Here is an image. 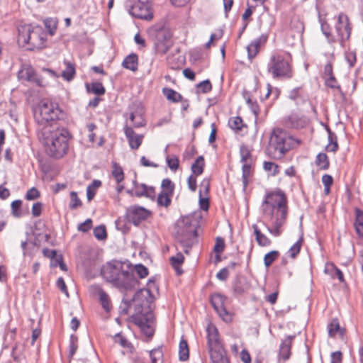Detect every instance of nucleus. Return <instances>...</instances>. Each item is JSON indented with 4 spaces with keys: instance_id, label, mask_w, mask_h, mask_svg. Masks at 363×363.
Instances as JSON below:
<instances>
[{
    "instance_id": "nucleus-1",
    "label": "nucleus",
    "mask_w": 363,
    "mask_h": 363,
    "mask_svg": "<svg viewBox=\"0 0 363 363\" xmlns=\"http://www.w3.org/2000/svg\"><path fill=\"white\" fill-rule=\"evenodd\" d=\"M64 113L59 105L44 99L33 109L36 131L45 146L46 153L55 159L63 157L69 150L72 135L62 123Z\"/></svg>"
},
{
    "instance_id": "nucleus-2",
    "label": "nucleus",
    "mask_w": 363,
    "mask_h": 363,
    "mask_svg": "<svg viewBox=\"0 0 363 363\" xmlns=\"http://www.w3.org/2000/svg\"><path fill=\"white\" fill-rule=\"evenodd\" d=\"M263 213L267 216L272 227L267 225V230L272 235L278 237L281 234V228L287 217V199L285 194L279 190L267 193L262 203Z\"/></svg>"
},
{
    "instance_id": "nucleus-3",
    "label": "nucleus",
    "mask_w": 363,
    "mask_h": 363,
    "mask_svg": "<svg viewBox=\"0 0 363 363\" xmlns=\"http://www.w3.org/2000/svg\"><path fill=\"white\" fill-rule=\"evenodd\" d=\"M101 275L122 293L133 291L139 284L133 272L124 269L123 264L117 260H112L103 265Z\"/></svg>"
},
{
    "instance_id": "nucleus-4",
    "label": "nucleus",
    "mask_w": 363,
    "mask_h": 363,
    "mask_svg": "<svg viewBox=\"0 0 363 363\" xmlns=\"http://www.w3.org/2000/svg\"><path fill=\"white\" fill-rule=\"evenodd\" d=\"M294 141V138L283 129L274 128L271 133L265 153L271 159H282L286 153L292 148ZM296 142L300 143L298 140H296Z\"/></svg>"
},
{
    "instance_id": "nucleus-5",
    "label": "nucleus",
    "mask_w": 363,
    "mask_h": 363,
    "mask_svg": "<svg viewBox=\"0 0 363 363\" xmlns=\"http://www.w3.org/2000/svg\"><path fill=\"white\" fill-rule=\"evenodd\" d=\"M175 238L181 244L186 254H189L197 238V230L189 216H182L174 225Z\"/></svg>"
},
{
    "instance_id": "nucleus-6",
    "label": "nucleus",
    "mask_w": 363,
    "mask_h": 363,
    "mask_svg": "<svg viewBox=\"0 0 363 363\" xmlns=\"http://www.w3.org/2000/svg\"><path fill=\"white\" fill-rule=\"evenodd\" d=\"M18 77L37 86L45 87L49 85L50 80H55L59 75L49 68H43L42 73H38L31 65H26L18 72Z\"/></svg>"
},
{
    "instance_id": "nucleus-7",
    "label": "nucleus",
    "mask_w": 363,
    "mask_h": 363,
    "mask_svg": "<svg viewBox=\"0 0 363 363\" xmlns=\"http://www.w3.org/2000/svg\"><path fill=\"white\" fill-rule=\"evenodd\" d=\"M206 332L207 345L212 363H230L226 351L220 342L217 328L208 325Z\"/></svg>"
},
{
    "instance_id": "nucleus-8",
    "label": "nucleus",
    "mask_w": 363,
    "mask_h": 363,
    "mask_svg": "<svg viewBox=\"0 0 363 363\" xmlns=\"http://www.w3.org/2000/svg\"><path fill=\"white\" fill-rule=\"evenodd\" d=\"M267 71L274 79H290L294 77L291 63L281 54L271 56L267 63Z\"/></svg>"
},
{
    "instance_id": "nucleus-9",
    "label": "nucleus",
    "mask_w": 363,
    "mask_h": 363,
    "mask_svg": "<svg viewBox=\"0 0 363 363\" xmlns=\"http://www.w3.org/2000/svg\"><path fill=\"white\" fill-rule=\"evenodd\" d=\"M152 0H126L125 7L136 18L150 21L153 18Z\"/></svg>"
},
{
    "instance_id": "nucleus-10",
    "label": "nucleus",
    "mask_w": 363,
    "mask_h": 363,
    "mask_svg": "<svg viewBox=\"0 0 363 363\" xmlns=\"http://www.w3.org/2000/svg\"><path fill=\"white\" fill-rule=\"evenodd\" d=\"M336 21L334 28L336 33V40L342 47H344L346 42L350 40L352 33V23L348 16L340 12L337 17H335Z\"/></svg>"
},
{
    "instance_id": "nucleus-11",
    "label": "nucleus",
    "mask_w": 363,
    "mask_h": 363,
    "mask_svg": "<svg viewBox=\"0 0 363 363\" xmlns=\"http://www.w3.org/2000/svg\"><path fill=\"white\" fill-rule=\"evenodd\" d=\"M155 296L150 292V289L138 290L133 298L130 300L134 303V314L152 313L151 304L153 303Z\"/></svg>"
},
{
    "instance_id": "nucleus-12",
    "label": "nucleus",
    "mask_w": 363,
    "mask_h": 363,
    "mask_svg": "<svg viewBox=\"0 0 363 363\" xmlns=\"http://www.w3.org/2000/svg\"><path fill=\"white\" fill-rule=\"evenodd\" d=\"M132 322L138 325L141 332L149 339H152L155 334V329L152 326L154 320L152 313L133 314Z\"/></svg>"
},
{
    "instance_id": "nucleus-13",
    "label": "nucleus",
    "mask_w": 363,
    "mask_h": 363,
    "mask_svg": "<svg viewBox=\"0 0 363 363\" xmlns=\"http://www.w3.org/2000/svg\"><path fill=\"white\" fill-rule=\"evenodd\" d=\"M172 45V33L169 30L160 29L156 31L154 41V49L156 54L165 55Z\"/></svg>"
},
{
    "instance_id": "nucleus-14",
    "label": "nucleus",
    "mask_w": 363,
    "mask_h": 363,
    "mask_svg": "<svg viewBox=\"0 0 363 363\" xmlns=\"http://www.w3.org/2000/svg\"><path fill=\"white\" fill-rule=\"evenodd\" d=\"M227 297L220 293H213L210 295L209 301L218 316L225 323L233 320L231 313L226 309L225 301Z\"/></svg>"
},
{
    "instance_id": "nucleus-15",
    "label": "nucleus",
    "mask_w": 363,
    "mask_h": 363,
    "mask_svg": "<svg viewBox=\"0 0 363 363\" xmlns=\"http://www.w3.org/2000/svg\"><path fill=\"white\" fill-rule=\"evenodd\" d=\"M150 214V211L147 209L136 205L127 208L125 211L128 220L135 226H138L143 221L146 220Z\"/></svg>"
},
{
    "instance_id": "nucleus-16",
    "label": "nucleus",
    "mask_w": 363,
    "mask_h": 363,
    "mask_svg": "<svg viewBox=\"0 0 363 363\" xmlns=\"http://www.w3.org/2000/svg\"><path fill=\"white\" fill-rule=\"evenodd\" d=\"M124 133L128 141L131 149L137 150L141 145L143 140V135L136 134L131 127L125 125Z\"/></svg>"
},
{
    "instance_id": "nucleus-17",
    "label": "nucleus",
    "mask_w": 363,
    "mask_h": 363,
    "mask_svg": "<svg viewBox=\"0 0 363 363\" xmlns=\"http://www.w3.org/2000/svg\"><path fill=\"white\" fill-rule=\"evenodd\" d=\"M38 37L36 32L30 28V26H23L18 30V41L23 44L35 45V39Z\"/></svg>"
},
{
    "instance_id": "nucleus-18",
    "label": "nucleus",
    "mask_w": 363,
    "mask_h": 363,
    "mask_svg": "<svg viewBox=\"0 0 363 363\" xmlns=\"http://www.w3.org/2000/svg\"><path fill=\"white\" fill-rule=\"evenodd\" d=\"M268 39V35L266 34L261 35L259 38H255L254 40H252L247 46V55L248 58L250 60L253 59L255 57L257 54L259 52V49L262 45H264L266 43Z\"/></svg>"
},
{
    "instance_id": "nucleus-19",
    "label": "nucleus",
    "mask_w": 363,
    "mask_h": 363,
    "mask_svg": "<svg viewBox=\"0 0 363 363\" xmlns=\"http://www.w3.org/2000/svg\"><path fill=\"white\" fill-rule=\"evenodd\" d=\"M295 335H288L284 340H282L279 347V359L283 361H286L290 358L291 354V346L293 340L295 338Z\"/></svg>"
},
{
    "instance_id": "nucleus-20",
    "label": "nucleus",
    "mask_w": 363,
    "mask_h": 363,
    "mask_svg": "<svg viewBox=\"0 0 363 363\" xmlns=\"http://www.w3.org/2000/svg\"><path fill=\"white\" fill-rule=\"evenodd\" d=\"M319 22L320 23V29L323 34L327 39V41L330 44H333L337 43V40H336V36L332 33V28L330 24L322 18L321 16H318Z\"/></svg>"
},
{
    "instance_id": "nucleus-21",
    "label": "nucleus",
    "mask_w": 363,
    "mask_h": 363,
    "mask_svg": "<svg viewBox=\"0 0 363 363\" xmlns=\"http://www.w3.org/2000/svg\"><path fill=\"white\" fill-rule=\"evenodd\" d=\"M328 335L330 337H335L338 334L341 337L345 335V330L340 325L339 320L337 318H334L328 323Z\"/></svg>"
},
{
    "instance_id": "nucleus-22",
    "label": "nucleus",
    "mask_w": 363,
    "mask_h": 363,
    "mask_svg": "<svg viewBox=\"0 0 363 363\" xmlns=\"http://www.w3.org/2000/svg\"><path fill=\"white\" fill-rule=\"evenodd\" d=\"M96 291L102 308L106 312H110L111 310V303L108 294L99 286L96 287Z\"/></svg>"
},
{
    "instance_id": "nucleus-23",
    "label": "nucleus",
    "mask_w": 363,
    "mask_h": 363,
    "mask_svg": "<svg viewBox=\"0 0 363 363\" xmlns=\"http://www.w3.org/2000/svg\"><path fill=\"white\" fill-rule=\"evenodd\" d=\"M122 66L129 70L135 72L138 67V57L135 53H130L125 57L122 62Z\"/></svg>"
},
{
    "instance_id": "nucleus-24",
    "label": "nucleus",
    "mask_w": 363,
    "mask_h": 363,
    "mask_svg": "<svg viewBox=\"0 0 363 363\" xmlns=\"http://www.w3.org/2000/svg\"><path fill=\"white\" fill-rule=\"evenodd\" d=\"M64 65H65V69L62 72L61 76L65 80L70 82L74 78L76 74L75 64L64 60Z\"/></svg>"
},
{
    "instance_id": "nucleus-25",
    "label": "nucleus",
    "mask_w": 363,
    "mask_h": 363,
    "mask_svg": "<svg viewBox=\"0 0 363 363\" xmlns=\"http://www.w3.org/2000/svg\"><path fill=\"white\" fill-rule=\"evenodd\" d=\"M243 98L245 99L247 104L250 108L252 113L255 115V118H257L259 114L260 110L257 101L256 100L253 101L251 97V94L250 91L247 90H244L242 91Z\"/></svg>"
},
{
    "instance_id": "nucleus-26",
    "label": "nucleus",
    "mask_w": 363,
    "mask_h": 363,
    "mask_svg": "<svg viewBox=\"0 0 363 363\" xmlns=\"http://www.w3.org/2000/svg\"><path fill=\"white\" fill-rule=\"evenodd\" d=\"M252 228L255 235L256 241L259 246L267 247L272 244L271 240L259 230L256 224L252 225Z\"/></svg>"
},
{
    "instance_id": "nucleus-27",
    "label": "nucleus",
    "mask_w": 363,
    "mask_h": 363,
    "mask_svg": "<svg viewBox=\"0 0 363 363\" xmlns=\"http://www.w3.org/2000/svg\"><path fill=\"white\" fill-rule=\"evenodd\" d=\"M286 124L289 128L299 129L304 126L305 122L297 114H291L286 119Z\"/></svg>"
},
{
    "instance_id": "nucleus-28",
    "label": "nucleus",
    "mask_w": 363,
    "mask_h": 363,
    "mask_svg": "<svg viewBox=\"0 0 363 363\" xmlns=\"http://www.w3.org/2000/svg\"><path fill=\"white\" fill-rule=\"evenodd\" d=\"M205 167V160L203 156H199L194 162L191 164V172L195 176H199L203 174Z\"/></svg>"
},
{
    "instance_id": "nucleus-29",
    "label": "nucleus",
    "mask_w": 363,
    "mask_h": 363,
    "mask_svg": "<svg viewBox=\"0 0 363 363\" xmlns=\"http://www.w3.org/2000/svg\"><path fill=\"white\" fill-rule=\"evenodd\" d=\"M162 94L166 96L168 101L174 103L179 102L183 100V96L179 93L171 88H163Z\"/></svg>"
},
{
    "instance_id": "nucleus-30",
    "label": "nucleus",
    "mask_w": 363,
    "mask_h": 363,
    "mask_svg": "<svg viewBox=\"0 0 363 363\" xmlns=\"http://www.w3.org/2000/svg\"><path fill=\"white\" fill-rule=\"evenodd\" d=\"M189 359V348L187 341L182 339L179 345V359L182 362L187 361Z\"/></svg>"
},
{
    "instance_id": "nucleus-31",
    "label": "nucleus",
    "mask_w": 363,
    "mask_h": 363,
    "mask_svg": "<svg viewBox=\"0 0 363 363\" xmlns=\"http://www.w3.org/2000/svg\"><path fill=\"white\" fill-rule=\"evenodd\" d=\"M315 163L320 170H327L330 167L328 157L323 152H320L316 155Z\"/></svg>"
},
{
    "instance_id": "nucleus-32",
    "label": "nucleus",
    "mask_w": 363,
    "mask_h": 363,
    "mask_svg": "<svg viewBox=\"0 0 363 363\" xmlns=\"http://www.w3.org/2000/svg\"><path fill=\"white\" fill-rule=\"evenodd\" d=\"M86 88L88 92H91L98 96L104 95L106 92L105 87L102 83L99 82H92L91 84H86Z\"/></svg>"
},
{
    "instance_id": "nucleus-33",
    "label": "nucleus",
    "mask_w": 363,
    "mask_h": 363,
    "mask_svg": "<svg viewBox=\"0 0 363 363\" xmlns=\"http://www.w3.org/2000/svg\"><path fill=\"white\" fill-rule=\"evenodd\" d=\"M151 363H163L164 354L162 347L154 348L149 352Z\"/></svg>"
},
{
    "instance_id": "nucleus-34",
    "label": "nucleus",
    "mask_w": 363,
    "mask_h": 363,
    "mask_svg": "<svg viewBox=\"0 0 363 363\" xmlns=\"http://www.w3.org/2000/svg\"><path fill=\"white\" fill-rule=\"evenodd\" d=\"M129 223L130 222L128 220L125 215L124 216L118 217L115 221L116 229L124 234L128 233L130 229Z\"/></svg>"
},
{
    "instance_id": "nucleus-35",
    "label": "nucleus",
    "mask_w": 363,
    "mask_h": 363,
    "mask_svg": "<svg viewBox=\"0 0 363 363\" xmlns=\"http://www.w3.org/2000/svg\"><path fill=\"white\" fill-rule=\"evenodd\" d=\"M303 242V235H301L299 239L289 248L287 252V254L291 258L295 259L300 253Z\"/></svg>"
},
{
    "instance_id": "nucleus-36",
    "label": "nucleus",
    "mask_w": 363,
    "mask_h": 363,
    "mask_svg": "<svg viewBox=\"0 0 363 363\" xmlns=\"http://www.w3.org/2000/svg\"><path fill=\"white\" fill-rule=\"evenodd\" d=\"M100 180H94L86 188V198L89 201H91L96 194V189L101 186Z\"/></svg>"
},
{
    "instance_id": "nucleus-37",
    "label": "nucleus",
    "mask_w": 363,
    "mask_h": 363,
    "mask_svg": "<svg viewBox=\"0 0 363 363\" xmlns=\"http://www.w3.org/2000/svg\"><path fill=\"white\" fill-rule=\"evenodd\" d=\"M173 194H167L164 191H161L157 196V202L160 206L168 207L172 203L171 197Z\"/></svg>"
},
{
    "instance_id": "nucleus-38",
    "label": "nucleus",
    "mask_w": 363,
    "mask_h": 363,
    "mask_svg": "<svg viewBox=\"0 0 363 363\" xmlns=\"http://www.w3.org/2000/svg\"><path fill=\"white\" fill-rule=\"evenodd\" d=\"M242 181L243 185V189L245 190L248 185V177L250 175L251 164L247 162H242Z\"/></svg>"
},
{
    "instance_id": "nucleus-39",
    "label": "nucleus",
    "mask_w": 363,
    "mask_h": 363,
    "mask_svg": "<svg viewBox=\"0 0 363 363\" xmlns=\"http://www.w3.org/2000/svg\"><path fill=\"white\" fill-rule=\"evenodd\" d=\"M112 175L116 182L119 184L124 179V172L122 167L117 162L113 163Z\"/></svg>"
},
{
    "instance_id": "nucleus-40",
    "label": "nucleus",
    "mask_w": 363,
    "mask_h": 363,
    "mask_svg": "<svg viewBox=\"0 0 363 363\" xmlns=\"http://www.w3.org/2000/svg\"><path fill=\"white\" fill-rule=\"evenodd\" d=\"M233 290L235 296H242L245 292L246 287L238 277L233 282Z\"/></svg>"
},
{
    "instance_id": "nucleus-41",
    "label": "nucleus",
    "mask_w": 363,
    "mask_h": 363,
    "mask_svg": "<svg viewBox=\"0 0 363 363\" xmlns=\"http://www.w3.org/2000/svg\"><path fill=\"white\" fill-rule=\"evenodd\" d=\"M280 253L277 250H272L267 252L264 257V264L266 267H270L272 263L279 257Z\"/></svg>"
},
{
    "instance_id": "nucleus-42",
    "label": "nucleus",
    "mask_w": 363,
    "mask_h": 363,
    "mask_svg": "<svg viewBox=\"0 0 363 363\" xmlns=\"http://www.w3.org/2000/svg\"><path fill=\"white\" fill-rule=\"evenodd\" d=\"M78 337L75 335H71L69 337V354H68V358L70 361L71 359L73 357L74 354L76 353L78 345Z\"/></svg>"
},
{
    "instance_id": "nucleus-43",
    "label": "nucleus",
    "mask_w": 363,
    "mask_h": 363,
    "mask_svg": "<svg viewBox=\"0 0 363 363\" xmlns=\"http://www.w3.org/2000/svg\"><path fill=\"white\" fill-rule=\"evenodd\" d=\"M94 237L99 240H104L107 238V232L104 225H100L94 228Z\"/></svg>"
},
{
    "instance_id": "nucleus-44",
    "label": "nucleus",
    "mask_w": 363,
    "mask_h": 363,
    "mask_svg": "<svg viewBox=\"0 0 363 363\" xmlns=\"http://www.w3.org/2000/svg\"><path fill=\"white\" fill-rule=\"evenodd\" d=\"M161 188L162 189L161 191H164L167 194H173L175 185L170 179L165 178L162 181Z\"/></svg>"
},
{
    "instance_id": "nucleus-45",
    "label": "nucleus",
    "mask_w": 363,
    "mask_h": 363,
    "mask_svg": "<svg viewBox=\"0 0 363 363\" xmlns=\"http://www.w3.org/2000/svg\"><path fill=\"white\" fill-rule=\"evenodd\" d=\"M22 201L20 199L12 201L11 204V214L16 218H20L22 216L21 211Z\"/></svg>"
},
{
    "instance_id": "nucleus-46",
    "label": "nucleus",
    "mask_w": 363,
    "mask_h": 363,
    "mask_svg": "<svg viewBox=\"0 0 363 363\" xmlns=\"http://www.w3.org/2000/svg\"><path fill=\"white\" fill-rule=\"evenodd\" d=\"M324 82H325V85L327 87H328L331 89L337 90L340 92L342 91L341 86L339 84L335 75L325 78V79H324Z\"/></svg>"
},
{
    "instance_id": "nucleus-47",
    "label": "nucleus",
    "mask_w": 363,
    "mask_h": 363,
    "mask_svg": "<svg viewBox=\"0 0 363 363\" xmlns=\"http://www.w3.org/2000/svg\"><path fill=\"white\" fill-rule=\"evenodd\" d=\"M228 125L230 128L234 130H241L243 126V121L241 117H233L228 121Z\"/></svg>"
},
{
    "instance_id": "nucleus-48",
    "label": "nucleus",
    "mask_w": 363,
    "mask_h": 363,
    "mask_svg": "<svg viewBox=\"0 0 363 363\" xmlns=\"http://www.w3.org/2000/svg\"><path fill=\"white\" fill-rule=\"evenodd\" d=\"M184 260V257L181 252H178L175 256L170 257L169 261L174 270H178V267H181Z\"/></svg>"
},
{
    "instance_id": "nucleus-49",
    "label": "nucleus",
    "mask_w": 363,
    "mask_h": 363,
    "mask_svg": "<svg viewBox=\"0 0 363 363\" xmlns=\"http://www.w3.org/2000/svg\"><path fill=\"white\" fill-rule=\"evenodd\" d=\"M82 202L79 199L77 196V193L76 191L70 192V203L69 204V207L71 210L76 209L80 206H82Z\"/></svg>"
},
{
    "instance_id": "nucleus-50",
    "label": "nucleus",
    "mask_w": 363,
    "mask_h": 363,
    "mask_svg": "<svg viewBox=\"0 0 363 363\" xmlns=\"http://www.w3.org/2000/svg\"><path fill=\"white\" fill-rule=\"evenodd\" d=\"M166 162L169 168L175 172L177 170L179 166V160L178 157L176 155L167 156Z\"/></svg>"
},
{
    "instance_id": "nucleus-51",
    "label": "nucleus",
    "mask_w": 363,
    "mask_h": 363,
    "mask_svg": "<svg viewBox=\"0 0 363 363\" xmlns=\"http://www.w3.org/2000/svg\"><path fill=\"white\" fill-rule=\"evenodd\" d=\"M240 155L241 162H247V160L252 156L250 150L247 145L244 144L240 146Z\"/></svg>"
},
{
    "instance_id": "nucleus-52",
    "label": "nucleus",
    "mask_w": 363,
    "mask_h": 363,
    "mask_svg": "<svg viewBox=\"0 0 363 363\" xmlns=\"http://www.w3.org/2000/svg\"><path fill=\"white\" fill-rule=\"evenodd\" d=\"M345 59L347 62L349 67H353L357 62V55L353 50H347L345 52Z\"/></svg>"
},
{
    "instance_id": "nucleus-53",
    "label": "nucleus",
    "mask_w": 363,
    "mask_h": 363,
    "mask_svg": "<svg viewBox=\"0 0 363 363\" xmlns=\"http://www.w3.org/2000/svg\"><path fill=\"white\" fill-rule=\"evenodd\" d=\"M263 167L265 171H272V175L275 176L279 172V167L278 164L272 162L264 161L263 163Z\"/></svg>"
},
{
    "instance_id": "nucleus-54",
    "label": "nucleus",
    "mask_w": 363,
    "mask_h": 363,
    "mask_svg": "<svg viewBox=\"0 0 363 363\" xmlns=\"http://www.w3.org/2000/svg\"><path fill=\"white\" fill-rule=\"evenodd\" d=\"M133 184L134 186V196L138 198L143 197L144 195H140L139 194L141 193V191L145 192L147 185L145 184H138L136 180H134Z\"/></svg>"
},
{
    "instance_id": "nucleus-55",
    "label": "nucleus",
    "mask_w": 363,
    "mask_h": 363,
    "mask_svg": "<svg viewBox=\"0 0 363 363\" xmlns=\"http://www.w3.org/2000/svg\"><path fill=\"white\" fill-rule=\"evenodd\" d=\"M197 87L201 89L203 94H207L212 90V84L209 79H206L197 84Z\"/></svg>"
},
{
    "instance_id": "nucleus-56",
    "label": "nucleus",
    "mask_w": 363,
    "mask_h": 363,
    "mask_svg": "<svg viewBox=\"0 0 363 363\" xmlns=\"http://www.w3.org/2000/svg\"><path fill=\"white\" fill-rule=\"evenodd\" d=\"M113 340L116 343L120 344L121 346L125 348L129 347L131 345L121 333L116 334L113 337Z\"/></svg>"
},
{
    "instance_id": "nucleus-57",
    "label": "nucleus",
    "mask_w": 363,
    "mask_h": 363,
    "mask_svg": "<svg viewBox=\"0 0 363 363\" xmlns=\"http://www.w3.org/2000/svg\"><path fill=\"white\" fill-rule=\"evenodd\" d=\"M35 238L33 241L31 242V243L36 247H40L41 245V240H44L45 242H48L50 239V235L48 234H43V233H38L34 234Z\"/></svg>"
},
{
    "instance_id": "nucleus-58",
    "label": "nucleus",
    "mask_w": 363,
    "mask_h": 363,
    "mask_svg": "<svg viewBox=\"0 0 363 363\" xmlns=\"http://www.w3.org/2000/svg\"><path fill=\"white\" fill-rule=\"evenodd\" d=\"M225 240L221 237L216 238V244L213 247V251L216 254H220L225 249Z\"/></svg>"
},
{
    "instance_id": "nucleus-59",
    "label": "nucleus",
    "mask_w": 363,
    "mask_h": 363,
    "mask_svg": "<svg viewBox=\"0 0 363 363\" xmlns=\"http://www.w3.org/2000/svg\"><path fill=\"white\" fill-rule=\"evenodd\" d=\"M199 206L200 208L203 211H208L209 208V199L208 196L203 197L202 196V190H199Z\"/></svg>"
},
{
    "instance_id": "nucleus-60",
    "label": "nucleus",
    "mask_w": 363,
    "mask_h": 363,
    "mask_svg": "<svg viewBox=\"0 0 363 363\" xmlns=\"http://www.w3.org/2000/svg\"><path fill=\"white\" fill-rule=\"evenodd\" d=\"M40 196V191L35 187H32L27 191L25 199L28 201H32L39 198Z\"/></svg>"
},
{
    "instance_id": "nucleus-61",
    "label": "nucleus",
    "mask_w": 363,
    "mask_h": 363,
    "mask_svg": "<svg viewBox=\"0 0 363 363\" xmlns=\"http://www.w3.org/2000/svg\"><path fill=\"white\" fill-rule=\"evenodd\" d=\"M135 270L140 279L145 278L148 275V269L142 264H136Z\"/></svg>"
},
{
    "instance_id": "nucleus-62",
    "label": "nucleus",
    "mask_w": 363,
    "mask_h": 363,
    "mask_svg": "<svg viewBox=\"0 0 363 363\" xmlns=\"http://www.w3.org/2000/svg\"><path fill=\"white\" fill-rule=\"evenodd\" d=\"M92 228V220L91 218H87L84 222L80 223L77 230L79 231L86 233Z\"/></svg>"
},
{
    "instance_id": "nucleus-63",
    "label": "nucleus",
    "mask_w": 363,
    "mask_h": 363,
    "mask_svg": "<svg viewBox=\"0 0 363 363\" xmlns=\"http://www.w3.org/2000/svg\"><path fill=\"white\" fill-rule=\"evenodd\" d=\"M196 177L192 174L187 179L188 188L192 192L196 191L197 188Z\"/></svg>"
},
{
    "instance_id": "nucleus-64",
    "label": "nucleus",
    "mask_w": 363,
    "mask_h": 363,
    "mask_svg": "<svg viewBox=\"0 0 363 363\" xmlns=\"http://www.w3.org/2000/svg\"><path fill=\"white\" fill-rule=\"evenodd\" d=\"M301 89V87L298 86L291 90L289 94V99L298 103V100L301 98V95L300 93Z\"/></svg>"
}]
</instances>
